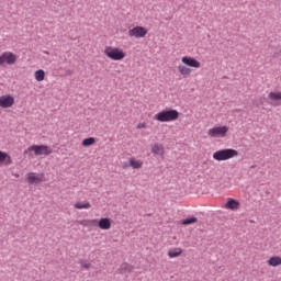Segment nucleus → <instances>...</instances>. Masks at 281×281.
<instances>
[{
  "instance_id": "6e6552de",
  "label": "nucleus",
  "mask_w": 281,
  "mask_h": 281,
  "mask_svg": "<svg viewBox=\"0 0 281 281\" xmlns=\"http://www.w3.org/2000/svg\"><path fill=\"white\" fill-rule=\"evenodd\" d=\"M130 38H145L148 34V29L144 26H134L127 32Z\"/></svg>"
},
{
  "instance_id": "f03ea898",
  "label": "nucleus",
  "mask_w": 281,
  "mask_h": 281,
  "mask_svg": "<svg viewBox=\"0 0 281 281\" xmlns=\"http://www.w3.org/2000/svg\"><path fill=\"white\" fill-rule=\"evenodd\" d=\"M179 111L176 109H165L157 112L154 115L156 122L166 123V122H177L179 120Z\"/></svg>"
},
{
  "instance_id": "9d476101",
  "label": "nucleus",
  "mask_w": 281,
  "mask_h": 281,
  "mask_svg": "<svg viewBox=\"0 0 281 281\" xmlns=\"http://www.w3.org/2000/svg\"><path fill=\"white\" fill-rule=\"evenodd\" d=\"M14 106V95L4 94L0 97V109H12Z\"/></svg>"
},
{
  "instance_id": "f3484780",
  "label": "nucleus",
  "mask_w": 281,
  "mask_h": 281,
  "mask_svg": "<svg viewBox=\"0 0 281 281\" xmlns=\"http://www.w3.org/2000/svg\"><path fill=\"white\" fill-rule=\"evenodd\" d=\"M181 254H183V249L176 247V248H170L167 252V256L169 258H179V256H181Z\"/></svg>"
},
{
  "instance_id": "20e7f679",
  "label": "nucleus",
  "mask_w": 281,
  "mask_h": 281,
  "mask_svg": "<svg viewBox=\"0 0 281 281\" xmlns=\"http://www.w3.org/2000/svg\"><path fill=\"white\" fill-rule=\"evenodd\" d=\"M103 54L104 56H106V58L114 61H121L126 58V53L123 50L122 47L117 46H105Z\"/></svg>"
},
{
  "instance_id": "9b49d317",
  "label": "nucleus",
  "mask_w": 281,
  "mask_h": 281,
  "mask_svg": "<svg viewBox=\"0 0 281 281\" xmlns=\"http://www.w3.org/2000/svg\"><path fill=\"white\" fill-rule=\"evenodd\" d=\"M151 153L157 157H164L166 155V147L162 144L155 143L151 145Z\"/></svg>"
},
{
  "instance_id": "ddd939ff",
  "label": "nucleus",
  "mask_w": 281,
  "mask_h": 281,
  "mask_svg": "<svg viewBox=\"0 0 281 281\" xmlns=\"http://www.w3.org/2000/svg\"><path fill=\"white\" fill-rule=\"evenodd\" d=\"M99 229L109 231L111 229V220L108 217H102L98 222Z\"/></svg>"
},
{
  "instance_id": "5701e85b",
  "label": "nucleus",
  "mask_w": 281,
  "mask_h": 281,
  "mask_svg": "<svg viewBox=\"0 0 281 281\" xmlns=\"http://www.w3.org/2000/svg\"><path fill=\"white\" fill-rule=\"evenodd\" d=\"M136 128H138V131H142V128H148V124H146V122L138 123Z\"/></svg>"
},
{
  "instance_id": "393cba45",
  "label": "nucleus",
  "mask_w": 281,
  "mask_h": 281,
  "mask_svg": "<svg viewBox=\"0 0 281 281\" xmlns=\"http://www.w3.org/2000/svg\"><path fill=\"white\" fill-rule=\"evenodd\" d=\"M85 223L93 224V223H95V220L81 221L80 225H86Z\"/></svg>"
},
{
  "instance_id": "6ab92c4d",
  "label": "nucleus",
  "mask_w": 281,
  "mask_h": 281,
  "mask_svg": "<svg viewBox=\"0 0 281 281\" xmlns=\"http://www.w3.org/2000/svg\"><path fill=\"white\" fill-rule=\"evenodd\" d=\"M268 100L271 102H281V91H271L268 94Z\"/></svg>"
},
{
  "instance_id": "7ed1b4c3",
  "label": "nucleus",
  "mask_w": 281,
  "mask_h": 281,
  "mask_svg": "<svg viewBox=\"0 0 281 281\" xmlns=\"http://www.w3.org/2000/svg\"><path fill=\"white\" fill-rule=\"evenodd\" d=\"M52 147L47 145H31L24 150V155H27L29 157H34V155L35 157H41V155L47 157L48 155H52Z\"/></svg>"
},
{
  "instance_id": "a211bd4d",
  "label": "nucleus",
  "mask_w": 281,
  "mask_h": 281,
  "mask_svg": "<svg viewBox=\"0 0 281 281\" xmlns=\"http://www.w3.org/2000/svg\"><path fill=\"white\" fill-rule=\"evenodd\" d=\"M130 166L131 168H133L134 170H139V168L144 167V161L139 160L137 158H131L130 159Z\"/></svg>"
},
{
  "instance_id": "aec40b11",
  "label": "nucleus",
  "mask_w": 281,
  "mask_h": 281,
  "mask_svg": "<svg viewBox=\"0 0 281 281\" xmlns=\"http://www.w3.org/2000/svg\"><path fill=\"white\" fill-rule=\"evenodd\" d=\"M34 77L37 82H43V80H45V70L43 69L36 70L34 74Z\"/></svg>"
},
{
  "instance_id": "b1692460",
  "label": "nucleus",
  "mask_w": 281,
  "mask_h": 281,
  "mask_svg": "<svg viewBox=\"0 0 281 281\" xmlns=\"http://www.w3.org/2000/svg\"><path fill=\"white\" fill-rule=\"evenodd\" d=\"M82 269H91V263L89 262H82L81 263Z\"/></svg>"
},
{
  "instance_id": "412c9836",
  "label": "nucleus",
  "mask_w": 281,
  "mask_h": 281,
  "mask_svg": "<svg viewBox=\"0 0 281 281\" xmlns=\"http://www.w3.org/2000/svg\"><path fill=\"white\" fill-rule=\"evenodd\" d=\"M93 144H95V139L93 137L85 138L82 140V146H85V147L93 146Z\"/></svg>"
},
{
  "instance_id": "423d86ee",
  "label": "nucleus",
  "mask_w": 281,
  "mask_h": 281,
  "mask_svg": "<svg viewBox=\"0 0 281 281\" xmlns=\"http://www.w3.org/2000/svg\"><path fill=\"white\" fill-rule=\"evenodd\" d=\"M229 133V126L227 125H216L214 127H211L206 135L211 137L212 139H224V137H227V134Z\"/></svg>"
},
{
  "instance_id": "2eb2a0df",
  "label": "nucleus",
  "mask_w": 281,
  "mask_h": 281,
  "mask_svg": "<svg viewBox=\"0 0 281 281\" xmlns=\"http://www.w3.org/2000/svg\"><path fill=\"white\" fill-rule=\"evenodd\" d=\"M74 207L75 210H91V203L89 201H77Z\"/></svg>"
},
{
  "instance_id": "39448f33",
  "label": "nucleus",
  "mask_w": 281,
  "mask_h": 281,
  "mask_svg": "<svg viewBox=\"0 0 281 281\" xmlns=\"http://www.w3.org/2000/svg\"><path fill=\"white\" fill-rule=\"evenodd\" d=\"M238 155V150L234 148L220 149L213 153V159L215 161H229Z\"/></svg>"
},
{
  "instance_id": "4468645a",
  "label": "nucleus",
  "mask_w": 281,
  "mask_h": 281,
  "mask_svg": "<svg viewBox=\"0 0 281 281\" xmlns=\"http://www.w3.org/2000/svg\"><path fill=\"white\" fill-rule=\"evenodd\" d=\"M0 164L2 166H10L12 164V157L8 153L0 150Z\"/></svg>"
},
{
  "instance_id": "4be33fe9",
  "label": "nucleus",
  "mask_w": 281,
  "mask_h": 281,
  "mask_svg": "<svg viewBox=\"0 0 281 281\" xmlns=\"http://www.w3.org/2000/svg\"><path fill=\"white\" fill-rule=\"evenodd\" d=\"M199 218L196 217H189L182 222V225H192L194 223H198Z\"/></svg>"
},
{
  "instance_id": "f8f14e48",
  "label": "nucleus",
  "mask_w": 281,
  "mask_h": 281,
  "mask_svg": "<svg viewBox=\"0 0 281 281\" xmlns=\"http://www.w3.org/2000/svg\"><path fill=\"white\" fill-rule=\"evenodd\" d=\"M226 210H232L233 212H236V210L240 209V202L229 198L225 204Z\"/></svg>"
},
{
  "instance_id": "0eeeda50",
  "label": "nucleus",
  "mask_w": 281,
  "mask_h": 281,
  "mask_svg": "<svg viewBox=\"0 0 281 281\" xmlns=\"http://www.w3.org/2000/svg\"><path fill=\"white\" fill-rule=\"evenodd\" d=\"M19 57L12 52H4L0 55V67L3 65H15Z\"/></svg>"
},
{
  "instance_id": "dca6fc26",
  "label": "nucleus",
  "mask_w": 281,
  "mask_h": 281,
  "mask_svg": "<svg viewBox=\"0 0 281 281\" xmlns=\"http://www.w3.org/2000/svg\"><path fill=\"white\" fill-rule=\"evenodd\" d=\"M268 267H281V257L272 256L267 260Z\"/></svg>"
},
{
  "instance_id": "1a4fd4ad",
  "label": "nucleus",
  "mask_w": 281,
  "mask_h": 281,
  "mask_svg": "<svg viewBox=\"0 0 281 281\" xmlns=\"http://www.w3.org/2000/svg\"><path fill=\"white\" fill-rule=\"evenodd\" d=\"M26 181L31 184H38L45 182V173L29 172Z\"/></svg>"
},
{
  "instance_id": "f257e3e1",
  "label": "nucleus",
  "mask_w": 281,
  "mask_h": 281,
  "mask_svg": "<svg viewBox=\"0 0 281 281\" xmlns=\"http://www.w3.org/2000/svg\"><path fill=\"white\" fill-rule=\"evenodd\" d=\"M181 63L182 64L178 65L177 69L183 78H188V76L192 74V69H201V61L194 57L183 56Z\"/></svg>"
}]
</instances>
